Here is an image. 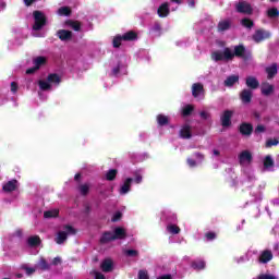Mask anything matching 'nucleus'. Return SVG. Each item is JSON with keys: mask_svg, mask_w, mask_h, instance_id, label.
Masks as SVG:
<instances>
[{"mask_svg": "<svg viewBox=\"0 0 279 279\" xmlns=\"http://www.w3.org/2000/svg\"><path fill=\"white\" fill-rule=\"evenodd\" d=\"M246 86L255 90V88H258V86H260V83H258V80H256V77L248 76L246 77Z\"/></svg>", "mask_w": 279, "mask_h": 279, "instance_id": "nucleus-21", "label": "nucleus"}, {"mask_svg": "<svg viewBox=\"0 0 279 279\" xmlns=\"http://www.w3.org/2000/svg\"><path fill=\"white\" fill-rule=\"evenodd\" d=\"M16 189H19V181L16 180L8 181L2 185L3 193H13Z\"/></svg>", "mask_w": 279, "mask_h": 279, "instance_id": "nucleus-9", "label": "nucleus"}, {"mask_svg": "<svg viewBox=\"0 0 279 279\" xmlns=\"http://www.w3.org/2000/svg\"><path fill=\"white\" fill-rule=\"evenodd\" d=\"M236 82H239V77L236 75L228 76L227 80L225 81V86L231 88V86L235 85Z\"/></svg>", "mask_w": 279, "mask_h": 279, "instance_id": "nucleus-27", "label": "nucleus"}, {"mask_svg": "<svg viewBox=\"0 0 279 279\" xmlns=\"http://www.w3.org/2000/svg\"><path fill=\"white\" fill-rule=\"evenodd\" d=\"M252 163V153H250L248 150L245 151V165L247 167V165Z\"/></svg>", "mask_w": 279, "mask_h": 279, "instance_id": "nucleus-50", "label": "nucleus"}, {"mask_svg": "<svg viewBox=\"0 0 279 279\" xmlns=\"http://www.w3.org/2000/svg\"><path fill=\"white\" fill-rule=\"evenodd\" d=\"M239 161L242 167H245V150H243L239 156Z\"/></svg>", "mask_w": 279, "mask_h": 279, "instance_id": "nucleus-53", "label": "nucleus"}, {"mask_svg": "<svg viewBox=\"0 0 279 279\" xmlns=\"http://www.w3.org/2000/svg\"><path fill=\"white\" fill-rule=\"evenodd\" d=\"M169 2L162 3L157 10V14L160 19H167V16H169Z\"/></svg>", "mask_w": 279, "mask_h": 279, "instance_id": "nucleus-13", "label": "nucleus"}, {"mask_svg": "<svg viewBox=\"0 0 279 279\" xmlns=\"http://www.w3.org/2000/svg\"><path fill=\"white\" fill-rule=\"evenodd\" d=\"M19 90V85L15 82L11 83V92L16 93Z\"/></svg>", "mask_w": 279, "mask_h": 279, "instance_id": "nucleus-60", "label": "nucleus"}, {"mask_svg": "<svg viewBox=\"0 0 279 279\" xmlns=\"http://www.w3.org/2000/svg\"><path fill=\"white\" fill-rule=\"evenodd\" d=\"M157 123L158 125L162 126V125H168L169 123V118L165 114H158L157 116Z\"/></svg>", "mask_w": 279, "mask_h": 279, "instance_id": "nucleus-30", "label": "nucleus"}, {"mask_svg": "<svg viewBox=\"0 0 279 279\" xmlns=\"http://www.w3.org/2000/svg\"><path fill=\"white\" fill-rule=\"evenodd\" d=\"M157 279H173V277H171V275H162V276L158 277Z\"/></svg>", "mask_w": 279, "mask_h": 279, "instance_id": "nucleus-63", "label": "nucleus"}, {"mask_svg": "<svg viewBox=\"0 0 279 279\" xmlns=\"http://www.w3.org/2000/svg\"><path fill=\"white\" fill-rule=\"evenodd\" d=\"M46 62H47V58H45V57L35 58L33 60L34 66L26 70V74L32 75L33 73H36V71H38V69H40V66H45Z\"/></svg>", "mask_w": 279, "mask_h": 279, "instance_id": "nucleus-5", "label": "nucleus"}, {"mask_svg": "<svg viewBox=\"0 0 279 279\" xmlns=\"http://www.w3.org/2000/svg\"><path fill=\"white\" fill-rule=\"evenodd\" d=\"M41 243L43 240H40V235H32L27 239L28 247H39Z\"/></svg>", "mask_w": 279, "mask_h": 279, "instance_id": "nucleus-15", "label": "nucleus"}, {"mask_svg": "<svg viewBox=\"0 0 279 279\" xmlns=\"http://www.w3.org/2000/svg\"><path fill=\"white\" fill-rule=\"evenodd\" d=\"M125 254L130 257L138 256V251L136 250H126Z\"/></svg>", "mask_w": 279, "mask_h": 279, "instance_id": "nucleus-54", "label": "nucleus"}, {"mask_svg": "<svg viewBox=\"0 0 279 279\" xmlns=\"http://www.w3.org/2000/svg\"><path fill=\"white\" fill-rule=\"evenodd\" d=\"M191 267L195 271H202V269H206V262H204V259L193 260Z\"/></svg>", "mask_w": 279, "mask_h": 279, "instance_id": "nucleus-17", "label": "nucleus"}, {"mask_svg": "<svg viewBox=\"0 0 279 279\" xmlns=\"http://www.w3.org/2000/svg\"><path fill=\"white\" fill-rule=\"evenodd\" d=\"M201 118L208 119V112H206V111L201 112Z\"/></svg>", "mask_w": 279, "mask_h": 279, "instance_id": "nucleus-64", "label": "nucleus"}, {"mask_svg": "<svg viewBox=\"0 0 279 279\" xmlns=\"http://www.w3.org/2000/svg\"><path fill=\"white\" fill-rule=\"evenodd\" d=\"M179 136L181 138H191L193 136V133H191V125L184 124L179 132Z\"/></svg>", "mask_w": 279, "mask_h": 279, "instance_id": "nucleus-16", "label": "nucleus"}, {"mask_svg": "<svg viewBox=\"0 0 279 279\" xmlns=\"http://www.w3.org/2000/svg\"><path fill=\"white\" fill-rule=\"evenodd\" d=\"M167 230L170 234H180L181 232L180 227H178L177 225H169L167 227Z\"/></svg>", "mask_w": 279, "mask_h": 279, "instance_id": "nucleus-33", "label": "nucleus"}, {"mask_svg": "<svg viewBox=\"0 0 279 279\" xmlns=\"http://www.w3.org/2000/svg\"><path fill=\"white\" fill-rule=\"evenodd\" d=\"M68 239H69V235H66L64 231H59L57 233V236L54 238V241L58 245H62L64 241H66Z\"/></svg>", "mask_w": 279, "mask_h": 279, "instance_id": "nucleus-24", "label": "nucleus"}, {"mask_svg": "<svg viewBox=\"0 0 279 279\" xmlns=\"http://www.w3.org/2000/svg\"><path fill=\"white\" fill-rule=\"evenodd\" d=\"M60 215L59 210H46L44 213L45 219H52L53 217H58Z\"/></svg>", "mask_w": 279, "mask_h": 279, "instance_id": "nucleus-32", "label": "nucleus"}, {"mask_svg": "<svg viewBox=\"0 0 279 279\" xmlns=\"http://www.w3.org/2000/svg\"><path fill=\"white\" fill-rule=\"evenodd\" d=\"M230 25H232L230 20L220 21L218 24V32H226L227 29H230Z\"/></svg>", "mask_w": 279, "mask_h": 279, "instance_id": "nucleus-25", "label": "nucleus"}, {"mask_svg": "<svg viewBox=\"0 0 279 279\" xmlns=\"http://www.w3.org/2000/svg\"><path fill=\"white\" fill-rule=\"evenodd\" d=\"M117 169H111L106 173V179L112 181L117 178Z\"/></svg>", "mask_w": 279, "mask_h": 279, "instance_id": "nucleus-36", "label": "nucleus"}, {"mask_svg": "<svg viewBox=\"0 0 279 279\" xmlns=\"http://www.w3.org/2000/svg\"><path fill=\"white\" fill-rule=\"evenodd\" d=\"M268 38H271V33L265 29H257L252 36L254 43H263V40H267Z\"/></svg>", "mask_w": 279, "mask_h": 279, "instance_id": "nucleus-4", "label": "nucleus"}, {"mask_svg": "<svg viewBox=\"0 0 279 279\" xmlns=\"http://www.w3.org/2000/svg\"><path fill=\"white\" fill-rule=\"evenodd\" d=\"M236 12H240L241 14L245 13V2H239L236 4Z\"/></svg>", "mask_w": 279, "mask_h": 279, "instance_id": "nucleus-45", "label": "nucleus"}, {"mask_svg": "<svg viewBox=\"0 0 279 279\" xmlns=\"http://www.w3.org/2000/svg\"><path fill=\"white\" fill-rule=\"evenodd\" d=\"M134 182L136 184H141V182H143V175L138 172L135 173V179H134Z\"/></svg>", "mask_w": 279, "mask_h": 279, "instance_id": "nucleus-56", "label": "nucleus"}, {"mask_svg": "<svg viewBox=\"0 0 279 279\" xmlns=\"http://www.w3.org/2000/svg\"><path fill=\"white\" fill-rule=\"evenodd\" d=\"M266 73L268 75V80L274 78L278 74V64L272 63L271 65L267 66Z\"/></svg>", "mask_w": 279, "mask_h": 279, "instance_id": "nucleus-19", "label": "nucleus"}, {"mask_svg": "<svg viewBox=\"0 0 279 279\" xmlns=\"http://www.w3.org/2000/svg\"><path fill=\"white\" fill-rule=\"evenodd\" d=\"M252 132H254V126L252 124L246 123L245 124V136H251Z\"/></svg>", "mask_w": 279, "mask_h": 279, "instance_id": "nucleus-47", "label": "nucleus"}, {"mask_svg": "<svg viewBox=\"0 0 279 279\" xmlns=\"http://www.w3.org/2000/svg\"><path fill=\"white\" fill-rule=\"evenodd\" d=\"M63 230H65L64 232L66 233V236H69V234H72V235L77 234V230L75 228H73V226H71V225H65L63 227Z\"/></svg>", "mask_w": 279, "mask_h": 279, "instance_id": "nucleus-34", "label": "nucleus"}, {"mask_svg": "<svg viewBox=\"0 0 279 279\" xmlns=\"http://www.w3.org/2000/svg\"><path fill=\"white\" fill-rule=\"evenodd\" d=\"M245 56V47L243 45L234 46L232 48H225L223 50H218L213 52L211 58L215 62H230L234 58H243Z\"/></svg>", "mask_w": 279, "mask_h": 279, "instance_id": "nucleus-1", "label": "nucleus"}, {"mask_svg": "<svg viewBox=\"0 0 279 279\" xmlns=\"http://www.w3.org/2000/svg\"><path fill=\"white\" fill-rule=\"evenodd\" d=\"M264 171H272L274 170V158L270 155H267L264 158Z\"/></svg>", "mask_w": 279, "mask_h": 279, "instance_id": "nucleus-18", "label": "nucleus"}, {"mask_svg": "<svg viewBox=\"0 0 279 279\" xmlns=\"http://www.w3.org/2000/svg\"><path fill=\"white\" fill-rule=\"evenodd\" d=\"M121 217H123V215L121 214V211H118L113 215V217L111 218V221L113 223H117V221H121Z\"/></svg>", "mask_w": 279, "mask_h": 279, "instance_id": "nucleus-48", "label": "nucleus"}, {"mask_svg": "<svg viewBox=\"0 0 279 279\" xmlns=\"http://www.w3.org/2000/svg\"><path fill=\"white\" fill-rule=\"evenodd\" d=\"M187 165H189V167H191V169H195V167H197V165H199V162H197L195 159L189 157Z\"/></svg>", "mask_w": 279, "mask_h": 279, "instance_id": "nucleus-46", "label": "nucleus"}, {"mask_svg": "<svg viewBox=\"0 0 279 279\" xmlns=\"http://www.w3.org/2000/svg\"><path fill=\"white\" fill-rule=\"evenodd\" d=\"M271 93H274V85L264 83L262 85V95H265L267 97V96L271 95Z\"/></svg>", "mask_w": 279, "mask_h": 279, "instance_id": "nucleus-26", "label": "nucleus"}, {"mask_svg": "<svg viewBox=\"0 0 279 279\" xmlns=\"http://www.w3.org/2000/svg\"><path fill=\"white\" fill-rule=\"evenodd\" d=\"M39 269H41V271H49V269H51V266L49 265V263H47V259L41 258L39 260Z\"/></svg>", "mask_w": 279, "mask_h": 279, "instance_id": "nucleus-31", "label": "nucleus"}, {"mask_svg": "<svg viewBox=\"0 0 279 279\" xmlns=\"http://www.w3.org/2000/svg\"><path fill=\"white\" fill-rule=\"evenodd\" d=\"M267 14L270 19H275V16L279 15V11L278 9L272 8L267 11Z\"/></svg>", "mask_w": 279, "mask_h": 279, "instance_id": "nucleus-43", "label": "nucleus"}, {"mask_svg": "<svg viewBox=\"0 0 279 279\" xmlns=\"http://www.w3.org/2000/svg\"><path fill=\"white\" fill-rule=\"evenodd\" d=\"M68 25H70L74 32H80V29H82V24L80 22L70 21L68 22Z\"/></svg>", "mask_w": 279, "mask_h": 279, "instance_id": "nucleus-37", "label": "nucleus"}, {"mask_svg": "<svg viewBox=\"0 0 279 279\" xmlns=\"http://www.w3.org/2000/svg\"><path fill=\"white\" fill-rule=\"evenodd\" d=\"M193 157L196 159V162H198V165H202L204 162V154L202 153H194Z\"/></svg>", "mask_w": 279, "mask_h": 279, "instance_id": "nucleus-41", "label": "nucleus"}, {"mask_svg": "<svg viewBox=\"0 0 279 279\" xmlns=\"http://www.w3.org/2000/svg\"><path fill=\"white\" fill-rule=\"evenodd\" d=\"M57 14L59 16H70L71 15V8L61 7V8L58 9Z\"/></svg>", "mask_w": 279, "mask_h": 279, "instance_id": "nucleus-29", "label": "nucleus"}, {"mask_svg": "<svg viewBox=\"0 0 279 279\" xmlns=\"http://www.w3.org/2000/svg\"><path fill=\"white\" fill-rule=\"evenodd\" d=\"M95 279H106V276H104V274H101V272L96 271Z\"/></svg>", "mask_w": 279, "mask_h": 279, "instance_id": "nucleus-62", "label": "nucleus"}, {"mask_svg": "<svg viewBox=\"0 0 279 279\" xmlns=\"http://www.w3.org/2000/svg\"><path fill=\"white\" fill-rule=\"evenodd\" d=\"M110 241H114V235L110 231H106L102 233L100 238L101 245H106V243H110Z\"/></svg>", "mask_w": 279, "mask_h": 279, "instance_id": "nucleus-20", "label": "nucleus"}, {"mask_svg": "<svg viewBox=\"0 0 279 279\" xmlns=\"http://www.w3.org/2000/svg\"><path fill=\"white\" fill-rule=\"evenodd\" d=\"M52 265H53L54 267H58V265H62V258H60V257H54V258L52 259Z\"/></svg>", "mask_w": 279, "mask_h": 279, "instance_id": "nucleus-57", "label": "nucleus"}, {"mask_svg": "<svg viewBox=\"0 0 279 279\" xmlns=\"http://www.w3.org/2000/svg\"><path fill=\"white\" fill-rule=\"evenodd\" d=\"M128 236V232L125 231V229L121 228V227H117L113 231V240L118 241V240H123Z\"/></svg>", "mask_w": 279, "mask_h": 279, "instance_id": "nucleus-14", "label": "nucleus"}, {"mask_svg": "<svg viewBox=\"0 0 279 279\" xmlns=\"http://www.w3.org/2000/svg\"><path fill=\"white\" fill-rule=\"evenodd\" d=\"M257 179L256 175L254 174V171L248 170L246 171V179H245V184L248 189H252V186H254V184H256Z\"/></svg>", "mask_w": 279, "mask_h": 279, "instance_id": "nucleus-12", "label": "nucleus"}, {"mask_svg": "<svg viewBox=\"0 0 279 279\" xmlns=\"http://www.w3.org/2000/svg\"><path fill=\"white\" fill-rule=\"evenodd\" d=\"M34 25L33 32H38L44 25H47V17L43 11H34L33 12Z\"/></svg>", "mask_w": 279, "mask_h": 279, "instance_id": "nucleus-3", "label": "nucleus"}, {"mask_svg": "<svg viewBox=\"0 0 279 279\" xmlns=\"http://www.w3.org/2000/svg\"><path fill=\"white\" fill-rule=\"evenodd\" d=\"M100 267H101L102 271H105V274H110V271H112V267H113L112 259H105L101 263Z\"/></svg>", "mask_w": 279, "mask_h": 279, "instance_id": "nucleus-22", "label": "nucleus"}, {"mask_svg": "<svg viewBox=\"0 0 279 279\" xmlns=\"http://www.w3.org/2000/svg\"><path fill=\"white\" fill-rule=\"evenodd\" d=\"M77 191L81 195H88V192L90 191V184L83 183V184L78 185Z\"/></svg>", "mask_w": 279, "mask_h": 279, "instance_id": "nucleus-28", "label": "nucleus"}, {"mask_svg": "<svg viewBox=\"0 0 279 279\" xmlns=\"http://www.w3.org/2000/svg\"><path fill=\"white\" fill-rule=\"evenodd\" d=\"M161 32H162V27L158 22H155L149 29V34H151V36H160Z\"/></svg>", "mask_w": 279, "mask_h": 279, "instance_id": "nucleus-23", "label": "nucleus"}, {"mask_svg": "<svg viewBox=\"0 0 279 279\" xmlns=\"http://www.w3.org/2000/svg\"><path fill=\"white\" fill-rule=\"evenodd\" d=\"M192 95L195 99H204V85L202 83H194L192 85Z\"/></svg>", "mask_w": 279, "mask_h": 279, "instance_id": "nucleus-7", "label": "nucleus"}, {"mask_svg": "<svg viewBox=\"0 0 279 279\" xmlns=\"http://www.w3.org/2000/svg\"><path fill=\"white\" fill-rule=\"evenodd\" d=\"M263 132H265V125L263 124L257 125L255 129V134H263Z\"/></svg>", "mask_w": 279, "mask_h": 279, "instance_id": "nucleus-55", "label": "nucleus"}, {"mask_svg": "<svg viewBox=\"0 0 279 279\" xmlns=\"http://www.w3.org/2000/svg\"><path fill=\"white\" fill-rule=\"evenodd\" d=\"M245 64H246V66L248 64H254V59L252 58V52L251 51L245 52Z\"/></svg>", "mask_w": 279, "mask_h": 279, "instance_id": "nucleus-40", "label": "nucleus"}, {"mask_svg": "<svg viewBox=\"0 0 279 279\" xmlns=\"http://www.w3.org/2000/svg\"><path fill=\"white\" fill-rule=\"evenodd\" d=\"M132 182H134V179L128 178L123 181V183L120 185L119 194L120 195H128L130 191H132Z\"/></svg>", "mask_w": 279, "mask_h": 279, "instance_id": "nucleus-8", "label": "nucleus"}, {"mask_svg": "<svg viewBox=\"0 0 279 279\" xmlns=\"http://www.w3.org/2000/svg\"><path fill=\"white\" fill-rule=\"evenodd\" d=\"M279 144V141L278 140H268L267 142H266V147H274V146H276V145H278Z\"/></svg>", "mask_w": 279, "mask_h": 279, "instance_id": "nucleus-52", "label": "nucleus"}, {"mask_svg": "<svg viewBox=\"0 0 279 279\" xmlns=\"http://www.w3.org/2000/svg\"><path fill=\"white\" fill-rule=\"evenodd\" d=\"M22 269H24V271H26L28 276H32V274H36V268L23 266Z\"/></svg>", "mask_w": 279, "mask_h": 279, "instance_id": "nucleus-51", "label": "nucleus"}, {"mask_svg": "<svg viewBox=\"0 0 279 279\" xmlns=\"http://www.w3.org/2000/svg\"><path fill=\"white\" fill-rule=\"evenodd\" d=\"M60 76L58 74H49L47 80H40L38 82L40 90H51L52 86L60 85Z\"/></svg>", "mask_w": 279, "mask_h": 279, "instance_id": "nucleus-2", "label": "nucleus"}, {"mask_svg": "<svg viewBox=\"0 0 279 279\" xmlns=\"http://www.w3.org/2000/svg\"><path fill=\"white\" fill-rule=\"evenodd\" d=\"M191 112H193V106L186 105L183 108V117H189V114H191Z\"/></svg>", "mask_w": 279, "mask_h": 279, "instance_id": "nucleus-44", "label": "nucleus"}, {"mask_svg": "<svg viewBox=\"0 0 279 279\" xmlns=\"http://www.w3.org/2000/svg\"><path fill=\"white\" fill-rule=\"evenodd\" d=\"M272 259L274 253H271L270 250L263 251L258 257L259 263H262L263 265H267V263H269Z\"/></svg>", "mask_w": 279, "mask_h": 279, "instance_id": "nucleus-10", "label": "nucleus"}, {"mask_svg": "<svg viewBox=\"0 0 279 279\" xmlns=\"http://www.w3.org/2000/svg\"><path fill=\"white\" fill-rule=\"evenodd\" d=\"M138 279H149V274L147 272V270H140Z\"/></svg>", "mask_w": 279, "mask_h": 279, "instance_id": "nucleus-49", "label": "nucleus"}, {"mask_svg": "<svg viewBox=\"0 0 279 279\" xmlns=\"http://www.w3.org/2000/svg\"><path fill=\"white\" fill-rule=\"evenodd\" d=\"M205 239L206 241H215V239H217V233L209 231L205 233Z\"/></svg>", "mask_w": 279, "mask_h": 279, "instance_id": "nucleus-42", "label": "nucleus"}, {"mask_svg": "<svg viewBox=\"0 0 279 279\" xmlns=\"http://www.w3.org/2000/svg\"><path fill=\"white\" fill-rule=\"evenodd\" d=\"M58 38H60L63 43H69L71 38H73V32L66 29H59L57 32Z\"/></svg>", "mask_w": 279, "mask_h": 279, "instance_id": "nucleus-11", "label": "nucleus"}, {"mask_svg": "<svg viewBox=\"0 0 279 279\" xmlns=\"http://www.w3.org/2000/svg\"><path fill=\"white\" fill-rule=\"evenodd\" d=\"M234 114V111L232 110H226L220 116V121L222 128H230L232 125V116Z\"/></svg>", "mask_w": 279, "mask_h": 279, "instance_id": "nucleus-6", "label": "nucleus"}, {"mask_svg": "<svg viewBox=\"0 0 279 279\" xmlns=\"http://www.w3.org/2000/svg\"><path fill=\"white\" fill-rule=\"evenodd\" d=\"M122 40H136V33L130 31L122 35Z\"/></svg>", "mask_w": 279, "mask_h": 279, "instance_id": "nucleus-35", "label": "nucleus"}, {"mask_svg": "<svg viewBox=\"0 0 279 279\" xmlns=\"http://www.w3.org/2000/svg\"><path fill=\"white\" fill-rule=\"evenodd\" d=\"M252 12H253L252 5L245 4V14H252Z\"/></svg>", "mask_w": 279, "mask_h": 279, "instance_id": "nucleus-61", "label": "nucleus"}, {"mask_svg": "<svg viewBox=\"0 0 279 279\" xmlns=\"http://www.w3.org/2000/svg\"><path fill=\"white\" fill-rule=\"evenodd\" d=\"M123 40V36L122 35H118L113 38L112 45L113 47L117 49L119 47H121V41Z\"/></svg>", "mask_w": 279, "mask_h": 279, "instance_id": "nucleus-38", "label": "nucleus"}, {"mask_svg": "<svg viewBox=\"0 0 279 279\" xmlns=\"http://www.w3.org/2000/svg\"><path fill=\"white\" fill-rule=\"evenodd\" d=\"M245 27H246L247 29H252V27H254V22L246 19V20H245Z\"/></svg>", "mask_w": 279, "mask_h": 279, "instance_id": "nucleus-59", "label": "nucleus"}, {"mask_svg": "<svg viewBox=\"0 0 279 279\" xmlns=\"http://www.w3.org/2000/svg\"><path fill=\"white\" fill-rule=\"evenodd\" d=\"M120 71H123V73H125V66L123 64H118L117 68H113L112 75H114L117 77V75H119Z\"/></svg>", "mask_w": 279, "mask_h": 279, "instance_id": "nucleus-39", "label": "nucleus"}, {"mask_svg": "<svg viewBox=\"0 0 279 279\" xmlns=\"http://www.w3.org/2000/svg\"><path fill=\"white\" fill-rule=\"evenodd\" d=\"M252 101V92L246 90L245 92V104H250Z\"/></svg>", "mask_w": 279, "mask_h": 279, "instance_id": "nucleus-58", "label": "nucleus"}]
</instances>
